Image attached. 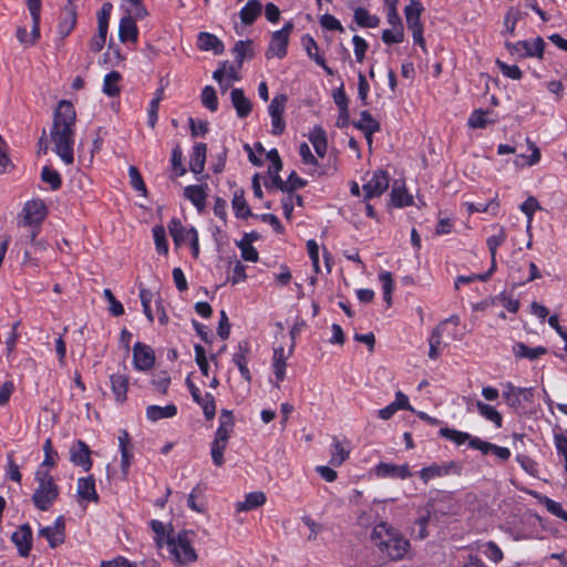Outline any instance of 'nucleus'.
I'll use <instances>...</instances> for the list:
<instances>
[{"instance_id":"f257e3e1","label":"nucleus","mask_w":567,"mask_h":567,"mask_svg":"<svg viewBox=\"0 0 567 567\" xmlns=\"http://www.w3.org/2000/svg\"><path fill=\"white\" fill-rule=\"evenodd\" d=\"M75 120L76 113L72 103L65 100L60 101L54 112L50 138L53 151L66 165L74 162Z\"/></svg>"},{"instance_id":"f03ea898","label":"nucleus","mask_w":567,"mask_h":567,"mask_svg":"<svg viewBox=\"0 0 567 567\" xmlns=\"http://www.w3.org/2000/svg\"><path fill=\"white\" fill-rule=\"evenodd\" d=\"M371 538L375 546L392 560L403 559L410 551L409 539L385 522H380L373 527Z\"/></svg>"},{"instance_id":"7ed1b4c3","label":"nucleus","mask_w":567,"mask_h":567,"mask_svg":"<svg viewBox=\"0 0 567 567\" xmlns=\"http://www.w3.org/2000/svg\"><path fill=\"white\" fill-rule=\"evenodd\" d=\"M196 535L192 530L172 532L164 548L167 550V559L175 567H186L198 559V553L195 548Z\"/></svg>"},{"instance_id":"20e7f679","label":"nucleus","mask_w":567,"mask_h":567,"mask_svg":"<svg viewBox=\"0 0 567 567\" xmlns=\"http://www.w3.org/2000/svg\"><path fill=\"white\" fill-rule=\"evenodd\" d=\"M47 215L48 208L44 202L41 199L28 200L24 204L22 212L20 214L18 226L28 229V238L30 243L34 246L40 245V243L37 241V237L40 233V226L42 221L45 219Z\"/></svg>"},{"instance_id":"39448f33","label":"nucleus","mask_w":567,"mask_h":567,"mask_svg":"<svg viewBox=\"0 0 567 567\" xmlns=\"http://www.w3.org/2000/svg\"><path fill=\"white\" fill-rule=\"evenodd\" d=\"M37 487L32 495L34 506L40 511H48L58 499L60 488L51 474L35 472Z\"/></svg>"},{"instance_id":"423d86ee","label":"nucleus","mask_w":567,"mask_h":567,"mask_svg":"<svg viewBox=\"0 0 567 567\" xmlns=\"http://www.w3.org/2000/svg\"><path fill=\"white\" fill-rule=\"evenodd\" d=\"M168 231L175 246L189 245L193 257L199 256V238L195 227L185 226L179 219L173 218L168 223Z\"/></svg>"},{"instance_id":"0eeeda50","label":"nucleus","mask_w":567,"mask_h":567,"mask_svg":"<svg viewBox=\"0 0 567 567\" xmlns=\"http://www.w3.org/2000/svg\"><path fill=\"white\" fill-rule=\"evenodd\" d=\"M462 472V465L456 461H449L443 463H432L419 471V477L427 484L430 481L435 478L445 477L449 475H460Z\"/></svg>"},{"instance_id":"6e6552de","label":"nucleus","mask_w":567,"mask_h":567,"mask_svg":"<svg viewBox=\"0 0 567 567\" xmlns=\"http://www.w3.org/2000/svg\"><path fill=\"white\" fill-rule=\"evenodd\" d=\"M389 188V176L383 171L367 173L363 177V197L369 200L381 196Z\"/></svg>"},{"instance_id":"1a4fd4ad","label":"nucleus","mask_w":567,"mask_h":567,"mask_svg":"<svg viewBox=\"0 0 567 567\" xmlns=\"http://www.w3.org/2000/svg\"><path fill=\"white\" fill-rule=\"evenodd\" d=\"M293 29V23L288 21L285 25L275 32H272L269 47L267 50V58H279L282 59L287 54L289 35Z\"/></svg>"},{"instance_id":"9d476101","label":"nucleus","mask_w":567,"mask_h":567,"mask_svg":"<svg viewBox=\"0 0 567 567\" xmlns=\"http://www.w3.org/2000/svg\"><path fill=\"white\" fill-rule=\"evenodd\" d=\"M502 388L503 398L511 408L517 409L524 403H533L534 401V388L515 386L512 382L503 383Z\"/></svg>"},{"instance_id":"9b49d317","label":"nucleus","mask_w":567,"mask_h":567,"mask_svg":"<svg viewBox=\"0 0 567 567\" xmlns=\"http://www.w3.org/2000/svg\"><path fill=\"white\" fill-rule=\"evenodd\" d=\"M155 361V352L148 344L136 342L133 346V367L136 371L146 372L152 370Z\"/></svg>"},{"instance_id":"f8f14e48","label":"nucleus","mask_w":567,"mask_h":567,"mask_svg":"<svg viewBox=\"0 0 567 567\" xmlns=\"http://www.w3.org/2000/svg\"><path fill=\"white\" fill-rule=\"evenodd\" d=\"M287 103V96L285 94L276 95L269 106L268 112L271 118V134L280 135L286 128V123L282 118Z\"/></svg>"},{"instance_id":"ddd939ff","label":"nucleus","mask_w":567,"mask_h":567,"mask_svg":"<svg viewBox=\"0 0 567 567\" xmlns=\"http://www.w3.org/2000/svg\"><path fill=\"white\" fill-rule=\"evenodd\" d=\"M372 472L379 478L406 480L412 476V472L408 463L396 465L393 463L380 462L373 467Z\"/></svg>"},{"instance_id":"4468645a","label":"nucleus","mask_w":567,"mask_h":567,"mask_svg":"<svg viewBox=\"0 0 567 567\" xmlns=\"http://www.w3.org/2000/svg\"><path fill=\"white\" fill-rule=\"evenodd\" d=\"M39 535L44 537L51 548H55L65 540V522L62 516L55 518L52 525L40 528Z\"/></svg>"},{"instance_id":"2eb2a0df","label":"nucleus","mask_w":567,"mask_h":567,"mask_svg":"<svg viewBox=\"0 0 567 567\" xmlns=\"http://www.w3.org/2000/svg\"><path fill=\"white\" fill-rule=\"evenodd\" d=\"M544 40L539 37L533 40L517 41L512 45H507L513 54L518 56H536L542 58L544 53Z\"/></svg>"},{"instance_id":"dca6fc26","label":"nucleus","mask_w":567,"mask_h":567,"mask_svg":"<svg viewBox=\"0 0 567 567\" xmlns=\"http://www.w3.org/2000/svg\"><path fill=\"white\" fill-rule=\"evenodd\" d=\"M117 440L121 453V472L123 478L126 480L134 460L133 444L131 442L130 434L125 430L120 432Z\"/></svg>"},{"instance_id":"f3484780","label":"nucleus","mask_w":567,"mask_h":567,"mask_svg":"<svg viewBox=\"0 0 567 567\" xmlns=\"http://www.w3.org/2000/svg\"><path fill=\"white\" fill-rule=\"evenodd\" d=\"M293 342H291L287 353L285 352L284 347H276L274 349L271 367L276 379V386H279L286 377L287 360L293 353Z\"/></svg>"},{"instance_id":"a211bd4d","label":"nucleus","mask_w":567,"mask_h":567,"mask_svg":"<svg viewBox=\"0 0 567 567\" xmlns=\"http://www.w3.org/2000/svg\"><path fill=\"white\" fill-rule=\"evenodd\" d=\"M440 435L446 440L452 441L457 446L467 444L473 450H478L482 439L473 436L467 432L458 431L455 429L443 427L440 430Z\"/></svg>"},{"instance_id":"6ab92c4d","label":"nucleus","mask_w":567,"mask_h":567,"mask_svg":"<svg viewBox=\"0 0 567 567\" xmlns=\"http://www.w3.org/2000/svg\"><path fill=\"white\" fill-rule=\"evenodd\" d=\"M140 19L141 18H136L133 14L127 13L120 20L118 39L122 43H135L137 41L138 29L136 25V20Z\"/></svg>"},{"instance_id":"aec40b11","label":"nucleus","mask_w":567,"mask_h":567,"mask_svg":"<svg viewBox=\"0 0 567 567\" xmlns=\"http://www.w3.org/2000/svg\"><path fill=\"white\" fill-rule=\"evenodd\" d=\"M19 554L27 557L32 547V529L28 524L21 525L11 536Z\"/></svg>"},{"instance_id":"412c9836","label":"nucleus","mask_w":567,"mask_h":567,"mask_svg":"<svg viewBox=\"0 0 567 567\" xmlns=\"http://www.w3.org/2000/svg\"><path fill=\"white\" fill-rule=\"evenodd\" d=\"M507 235L504 227H496L495 233L487 237L486 245L491 254L489 274H494L497 267V249L506 241Z\"/></svg>"},{"instance_id":"4be33fe9","label":"nucleus","mask_w":567,"mask_h":567,"mask_svg":"<svg viewBox=\"0 0 567 567\" xmlns=\"http://www.w3.org/2000/svg\"><path fill=\"white\" fill-rule=\"evenodd\" d=\"M234 416L233 413L228 410H221L219 415V425L215 432V437L213 441L228 444V440L234 430Z\"/></svg>"},{"instance_id":"5701e85b","label":"nucleus","mask_w":567,"mask_h":567,"mask_svg":"<svg viewBox=\"0 0 567 567\" xmlns=\"http://www.w3.org/2000/svg\"><path fill=\"white\" fill-rule=\"evenodd\" d=\"M71 461L84 471L92 467L91 451L82 441H78L70 450Z\"/></svg>"},{"instance_id":"b1692460","label":"nucleus","mask_w":567,"mask_h":567,"mask_svg":"<svg viewBox=\"0 0 567 567\" xmlns=\"http://www.w3.org/2000/svg\"><path fill=\"white\" fill-rule=\"evenodd\" d=\"M422 11L423 7L417 0H411V2L404 8L406 25L411 32L423 29V24L421 22Z\"/></svg>"},{"instance_id":"393cba45","label":"nucleus","mask_w":567,"mask_h":567,"mask_svg":"<svg viewBox=\"0 0 567 567\" xmlns=\"http://www.w3.org/2000/svg\"><path fill=\"white\" fill-rule=\"evenodd\" d=\"M111 390L117 403H124L127 400L128 377L122 373L110 375Z\"/></svg>"},{"instance_id":"a878e982","label":"nucleus","mask_w":567,"mask_h":567,"mask_svg":"<svg viewBox=\"0 0 567 567\" xmlns=\"http://www.w3.org/2000/svg\"><path fill=\"white\" fill-rule=\"evenodd\" d=\"M177 406L174 403H169L165 406L152 404L146 408V419L152 422H158L164 419H172L177 415Z\"/></svg>"},{"instance_id":"bb28decb","label":"nucleus","mask_w":567,"mask_h":567,"mask_svg":"<svg viewBox=\"0 0 567 567\" xmlns=\"http://www.w3.org/2000/svg\"><path fill=\"white\" fill-rule=\"evenodd\" d=\"M76 494L79 501L82 502H97L99 495L95 488V481L93 477H80L78 480Z\"/></svg>"},{"instance_id":"cd10ccee","label":"nucleus","mask_w":567,"mask_h":567,"mask_svg":"<svg viewBox=\"0 0 567 567\" xmlns=\"http://www.w3.org/2000/svg\"><path fill=\"white\" fill-rule=\"evenodd\" d=\"M230 100L238 117L244 118L250 114L252 105L250 100L244 94L243 90L234 89L230 92Z\"/></svg>"},{"instance_id":"c85d7f7f","label":"nucleus","mask_w":567,"mask_h":567,"mask_svg":"<svg viewBox=\"0 0 567 567\" xmlns=\"http://www.w3.org/2000/svg\"><path fill=\"white\" fill-rule=\"evenodd\" d=\"M197 47L202 51H212L214 54H220L224 51L223 42L209 32H200L198 34Z\"/></svg>"},{"instance_id":"c756f323","label":"nucleus","mask_w":567,"mask_h":567,"mask_svg":"<svg viewBox=\"0 0 567 567\" xmlns=\"http://www.w3.org/2000/svg\"><path fill=\"white\" fill-rule=\"evenodd\" d=\"M546 353H547V349L543 346L529 348L528 346H526L523 342H516L513 346V354L517 359H527L530 361H535Z\"/></svg>"},{"instance_id":"7c9ffc66","label":"nucleus","mask_w":567,"mask_h":567,"mask_svg":"<svg viewBox=\"0 0 567 567\" xmlns=\"http://www.w3.org/2000/svg\"><path fill=\"white\" fill-rule=\"evenodd\" d=\"M262 4L259 0H249L239 11V18L244 25L252 24L261 14Z\"/></svg>"},{"instance_id":"2f4dec72","label":"nucleus","mask_w":567,"mask_h":567,"mask_svg":"<svg viewBox=\"0 0 567 567\" xmlns=\"http://www.w3.org/2000/svg\"><path fill=\"white\" fill-rule=\"evenodd\" d=\"M184 196L197 208L203 212L206 206L207 194L202 185H189L184 188Z\"/></svg>"},{"instance_id":"473e14b6","label":"nucleus","mask_w":567,"mask_h":567,"mask_svg":"<svg viewBox=\"0 0 567 567\" xmlns=\"http://www.w3.org/2000/svg\"><path fill=\"white\" fill-rule=\"evenodd\" d=\"M27 4L32 18V29L30 32V40L32 45L40 38V12H41V0H27Z\"/></svg>"},{"instance_id":"72a5a7b5","label":"nucleus","mask_w":567,"mask_h":567,"mask_svg":"<svg viewBox=\"0 0 567 567\" xmlns=\"http://www.w3.org/2000/svg\"><path fill=\"white\" fill-rule=\"evenodd\" d=\"M206 152L207 147L204 143H197L194 145L189 159V168L194 174H200L204 171Z\"/></svg>"},{"instance_id":"f704fd0d","label":"nucleus","mask_w":567,"mask_h":567,"mask_svg":"<svg viewBox=\"0 0 567 567\" xmlns=\"http://www.w3.org/2000/svg\"><path fill=\"white\" fill-rule=\"evenodd\" d=\"M476 410L478 414L484 417L486 421L492 422L496 429H501L503 425L502 414L494 408L487 403L482 401H476L475 403Z\"/></svg>"},{"instance_id":"c9c22d12","label":"nucleus","mask_w":567,"mask_h":567,"mask_svg":"<svg viewBox=\"0 0 567 567\" xmlns=\"http://www.w3.org/2000/svg\"><path fill=\"white\" fill-rule=\"evenodd\" d=\"M309 141L312 144L318 157L323 158L327 153V135L320 127H313L309 133Z\"/></svg>"},{"instance_id":"e433bc0d","label":"nucleus","mask_w":567,"mask_h":567,"mask_svg":"<svg viewBox=\"0 0 567 567\" xmlns=\"http://www.w3.org/2000/svg\"><path fill=\"white\" fill-rule=\"evenodd\" d=\"M349 444L334 439L331 444L330 464L332 466H340L349 457Z\"/></svg>"},{"instance_id":"4c0bfd02","label":"nucleus","mask_w":567,"mask_h":567,"mask_svg":"<svg viewBox=\"0 0 567 567\" xmlns=\"http://www.w3.org/2000/svg\"><path fill=\"white\" fill-rule=\"evenodd\" d=\"M265 502L266 495L262 492H251L243 502L237 503L236 507L239 512H248L264 505Z\"/></svg>"},{"instance_id":"58836bf2","label":"nucleus","mask_w":567,"mask_h":567,"mask_svg":"<svg viewBox=\"0 0 567 567\" xmlns=\"http://www.w3.org/2000/svg\"><path fill=\"white\" fill-rule=\"evenodd\" d=\"M477 451L482 452L484 455L493 454L499 461H507L512 455V452L508 447L498 446L483 440L481 441Z\"/></svg>"},{"instance_id":"ea45409f","label":"nucleus","mask_w":567,"mask_h":567,"mask_svg":"<svg viewBox=\"0 0 567 567\" xmlns=\"http://www.w3.org/2000/svg\"><path fill=\"white\" fill-rule=\"evenodd\" d=\"M122 75L117 71H112L104 76L102 92L107 96H116L120 94V82Z\"/></svg>"},{"instance_id":"a19ab883","label":"nucleus","mask_w":567,"mask_h":567,"mask_svg":"<svg viewBox=\"0 0 567 567\" xmlns=\"http://www.w3.org/2000/svg\"><path fill=\"white\" fill-rule=\"evenodd\" d=\"M391 203L395 207H404L412 204V196L408 194L403 184L394 183L391 190Z\"/></svg>"},{"instance_id":"79ce46f5","label":"nucleus","mask_w":567,"mask_h":567,"mask_svg":"<svg viewBox=\"0 0 567 567\" xmlns=\"http://www.w3.org/2000/svg\"><path fill=\"white\" fill-rule=\"evenodd\" d=\"M444 332V324H439L429 338V357L436 360L442 352V334Z\"/></svg>"},{"instance_id":"37998d69","label":"nucleus","mask_w":567,"mask_h":567,"mask_svg":"<svg viewBox=\"0 0 567 567\" xmlns=\"http://www.w3.org/2000/svg\"><path fill=\"white\" fill-rule=\"evenodd\" d=\"M299 155L305 166V172L315 174L318 171V162L307 143L303 142L299 145Z\"/></svg>"},{"instance_id":"c03bdc74","label":"nucleus","mask_w":567,"mask_h":567,"mask_svg":"<svg viewBox=\"0 0 567 567\" xmlns=\"http://www.w3.org/2000/svg\"><path fill=\"white\" fill-rule=\"evenodd\" d=\"M358 130L363 133H377L380 131V124L368 111H362L360 117L353 124Z\"/></svg>"},{"instance_id":"a18cd8bd","label":"nucleus","mask_w":567,"mask_h":567,"mask_svg":"<svg viewBox=\"0 0 567 567\" xmlns=\"http://www.w3.org/2000/svg\"><path fill=\"white\" fill-rule=\"evenodd\" d=\"M301 44L310 60L315 61L317 64H323V56L320 54L319 47L311 35H302Z\"/></svg>"},{"instance_id":"49530a36","label":"nucleus","mask_w":567,"mask_h":567,"mask_svg":"<svg viewBox=\"0 0 567 567\" xmlns=\"http://www.w3.org/2000/svg\"><path fill=\"white\" fill-rule=\"evenodd\" d=\"M527 145H528V148L530 150V155L526 156V155H519L516 157L514 164L515 166L517 167H520L523 165H528V166H533L535 164H537L539 161H540V151L539 148L536 146V144L529 140H527Z\"/></svg>"},{"instance_id":"de8ad7c7","label":"nucleus","mask_w":567,"mask_h":567,"mask_svg":"<svg viewBox=\"0 0 567 567\" xmlns=\"http://www.w3.org/2000/svg\"><path fill=\"white\" fill-rule=\"evenodd\" d=\"M354 20L363 28H375L380 22V19L377 16L371 14L364 8H357L354 10Z\"/></svg>"},{"instance_id":"09e8293b","label":"nucleus","mask_w":567,"mask_h":567,"mask_svg":"<svg viewBox=\"0 0 567 567\" xmlns=\"http://www.w3.org/2000/svg\"><path fill=\"white\" fill-rule=\"evenodd\" d=\"M151 528L154 532V542L158 549H163L166 545V540H168V536L172 535L171 533H167L165 525L156 519H153L150 522Z\"/></svg>"},{"instance_id":"8fccbe9b","label":"nucleus","mask_w":567,"mask_h":567,"mask_svg":"<svg viewBox=\"0 0 567 567\" xmlns=\"http://www.w3.org/2000/svg\"><path fill=\"white\" fill-rule=\"evenodd\" d=\"M235 215L239 218H246L250 215L249 206L245 199L243 190H236L231 200Z\"/></svg>"},{"instance_id":"3c124183","label":"nucleus","mask_w":567,"mask_h":567,"mask_svg":"<svg viewBox=\"0 0 567 567\" xmlns=\"http://www.w3.org/2000/svg\"><path fill=\"white\" fill-rule=\"evenodd\" d=\"M203 410L207 420H213L216 414L215 398L212 393L206 392L195 401Z\"/></svg>"},{"instance_id":"603ef678","label":"nucleus","mask_w":567,"mask_h":567,"mask_svg":"<svg viewBox=\"0 0 567 567\" xmlns=\"http://www.w3.org/2000/svg\"><path fill=\"white\" fill-rule=\"evenodd\" d=\"M151 383L156 392L165 395L171 384V377L166 371H157L153 374Z\"/></svg>"},{"instance_id":"864d4df0","label":"nucleus","mask_w":567,"mask_h":567,"mask_svg":"<svg viewBox=\"0 0 567 567\" xmlns=\"http://www.w3.org/2000/svg\"><path fill=\"white\" fill-rule=\"evenodd\" d=\"M379 280L382 286L383 299L388 306L392 302V292L394 289V282L392 278V274L390 271H381L379 275Z\"/></svg>"},{"instance_id":"5fc2aeb1","label":"nucleus","mask_w":567,"mask_h":567,"mask_svg":"<svg viewBox=\"0 0 567 567\" xmlns=\"http://www.w3.org/2000/svg\"><path fill=\"white\" fill-rule=\"evenodd\" d=\"M301 203L302 199L299 195H296L292 192H286L284 197L281 198V207L285 217L287 219H291L295 205H301Z\"/></svg>"},{"instance_id":"6e6d98bb","label":"nucleus","mask_w":567,"mask_h":567,"mask_svg":"<svg viewBox=\"0 0 567 567\" xmlns=\"http://www.w3.org/2000/svg\"><path fill=\"white\" fill-rule=\"evenodd\" d=\"M202 104L209 111L215 112L218 109V99L213 86L206 85L200 94Z\"/></svg>"},{"instance_id":"4d7b16f0","label":"nucleus","mask_w":567,"mask_h":567,"mask_svg":"<svg viewBox=\"0 0 567 567\" xmlns=\"http://www.w3.org/2000/svg\"><path fill=\"white\" fill-rule=\"evenodd\" d=\"M540 503L550 514L567 522V511L564 509L560 503L546 496L540 501Z\"/></svg>"},{"instance_id":"13d9d810","label":"nucleus","mask_w":567,"mask_h":567,"mask_svg":"<svg viewBox=\"0 0 567 567\" xmlns=\"http://www.w3.org/2000/svg\"><path fill=\"white\" fill-rule=\"evenodd\" d=\"M122 7L126 13L133 14L136 18H144L147 16V10L142 4V0H122Z\"/></svg>"},{"instance_id":"bf43d9fd","label":"nucleus","mask_w":567,"mask_h":567,"mask_svg":"<svg viewBox=\"0 0 567 567\" xmlns=\"http://www.w3.org/2000/svg\"><path fill=\"white\" fill-rule=\"evenodd\" d=\"M153 237L157 252L166 255L168 252V245L164 227L155 226L153 228Z\"/></svg>"},{"instance_id":"052dcab7","label":"nucleus","mask_w":567,"mask_h":567,"mask_svg":"<svg viewBox=\"0 0 567 567\" xmlns=\"http://www.w3.org/2000/svg\"><path fill=\"white\" fill-rule=\"evenodd\" d=\"M41 179L50 185L52 190L58 189L61 186V176L60 174L50 168L49 166H44L41 171Z\"/></svg>"},{"instance_id":"680f3d73","label":"nucleus","mask_w":567,"mask_h":567,"mask_svg":"<svg viewBox=\"0 0 567 567\" xmlns=\"http://www.w3.org/2000/svg\"><path fill=\"white\" fill-rule=\"evenodd\" d=\"M404 40V28H390L382 32V41L385 44H396Z\"/></svg>"},{"instance_id":"e2e57ef3","label":"nucleus","mask_w":567,"mask_h":567,"mask_svg":"<svg viewBox=\"0 0 567 567\" xmlns=\"http://www.w3.org/2000/svg\"><path fill=\"white\" fill-rule=\"evenodd\" d=\"M333 101L340 110V113L347 118L349 117L348 97L344 92L343 83L333 92Z\"/></svg>"},{"instance_id":"0e129e2a","label":"nucleus","mask_w":567,"mask_h":567,"mask_svg":"<svg viewBox=\"0 0 567 567\" xmlns=\"http://www.w3.org/2000/svg\"><path fill=\"white\" fill-rule=\"evenodd\" d=\"M396 2H398V0H386V6H388L386 21L392 28H403V23L398 13Z\"/></svg>"},{"instance_id":"69168bd1","label":"nucleus","mask_w":567,"mask_h":567,"mask_svg":"<svg viewBox=\"0 0 567 567\" xmlns=\"http://www.w3.org/2000/svg\"><path fill=\"white\" fill-rule=\"evenodd\" d=\"M103 296L109 303V311L113 316L118 317L124 313L123 305L114 297L110 289H104Z\"/></svg>"},{"instance_id":"338daca9","label":"nucleus","mask_w":567,"mask_h":567,"mask_svg":"<svg viewBox=\"0 0 567 567\" xmlns=\"http://www.w3.org/2000/svg\"><path fill=\"white\" fill-rule=\"evenodd\" d=\"M520 19L519 11L516 9L511 8L504 17V28L505 32L509 33L511 35L514 34L516 24L518 20Z\"/></svg>"},{"instance_id":"774afa93","label":"nucleus","mask_w":567,"mask_h":567,"mask_svg":"<svg viewBox=\"0 0 567 567\" xmlns=\"http://www.w3.org/2000/svg\"><path fill=\"white\" fill-rule=\"evenodd\" d=\"M482 553L494 563H499L503 559V551L494 542L486 543L482 548Z\"/></svg>"}]
</instances>
